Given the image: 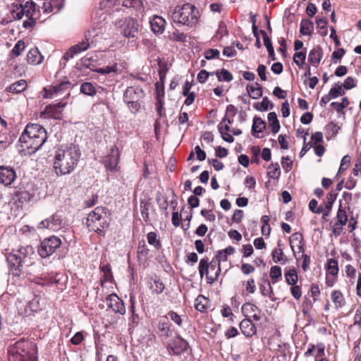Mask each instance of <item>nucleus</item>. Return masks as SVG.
I'll return each mask as SVG.
<instances>
[{
	"label": "nucleus",
	"mask_w": 361,
	"mask_h": 361,
	"mask_svg": "<svg viewBox=\"0 0 361 361\" xmlns=\"http://www.w3.org/2000/svg\"><path fill=\"white\" fill-rule=\"evenodd\" d=\"M208 163L211 164L216 171H221L224 168V164L216 159H208Z\"/></svg>",
	"instance_id": "obj_64"
},
{
	"label": "nucleus",
	"mask_w": 361,
	"mask_h": 361,
	"mask_svg": "<svg viewBox=\"0 0 361 361\" xmlns=\"http://www.w3.org/2000/svg\"><path fill=\"white\" fill-rule=\"evenodd\" d=\"M314 29L313 22L309 19H302L300 23V32L302 35H310Z\"/></svg>",
	"instance_id": "obj_33"
},
{
	"label": "nucleus",
	"mask_w": 361,
	"mask_h": 361,
	"mask_svg": "<svg viewBox=\"0 0 361 361\" xmlns=\"http://www.w3.org/2000/svg\"><path fill=\"white\" fill-rule=\"evenodd\" d=\"M145 96V93L140 86L133 85L126 89L123 92V99L129 111L132 114H135L140 109L141 102Z\"/></svg>",
	"instance_id": "obj_6"
},
{
	"label": "nucleus",
	"mask_w": 361,
	"mask_h": 361,
	"mask_svg": "<svg viewBox=\"0 0 361 361\" xmlns=\"http://www.w3.org/2000/svg\"><path fill=\"white\" fill-rule=\"evenodd\" d=\"M342 86L345 90H350L356 86V82L353 77L348 76L345 78Z\"/></svg>",
	"instance_id": "obj_61"
},
{
	"label": "nucleus",
	"mask_w": 361,
	"mask_h": 361,
	"mask_svg": "<svg viewBox=\"0 0 361 361\" xmlns=\"http://www.w3.org/2000/svg\"><path fill=\"white\" fill-rule=\"evenodd\" d=\"M336 219H337L336 221L338 222L339 224H345V225L348 221V216L346 214V212L342 207L341 202H340V205H339L338 209L337 211Z\"/></svg>",
	"instance_id": "obj_45"
},
{
	"label": "nucleus",
	"mask_w": 361,
	"mask_h": 361,
	"mask_svg": "<svg viewBox=\"0 0 361 361\" xmlns=\"http://www.w3.org/2000/svg\"><path fill=\"white\" fill-rule=\"evenodd\" d=\"M9 66L11 67V69L13 75H15L16 76H21L23 75V73H24V72H25V67L22 64H20V65L15 64L14 66H13V63L11 62Z\"/></svg>",
	"instance_id": "obj_56"
},
{
	"label": "nucleus",
	"mask_w": 361,
	"mask_h": 361,
	"mask_svg": "<svg viewBox=\"0 0 361 361\" xmlns=\"http://www.w3.org/2000/svg\"><path fill=\"white\" fill-rule=\"evenodd\" d=\"M16 196L20 202H30L33 197V196L26 190L17 192Z\"/></svg>",
	"instance_id": "obj_49"
},
{
	"label": "nucleus",
	"mask_w": 361,
	"mask_h": 361,
	"mask_svg": "<svg viewBox=\"0 0 361 361\" xmlns=\"http://www.w3.org/2000/svg\"><path fill=\"white\" fill-rule=\"evenodd\" d=\"M157 333L159 335V338H161L162 340L168 338L171 334L169 322L165 320H160L157 325Z\"/></svg>",
	"instance_id": "obj_25"
},
{
	"label": "nucleus",
	"mask_w": 361,
	"mask_h": 361,
	"mask_svg": "<svg viewBox=\"0 0 361 361\" xmlns=\"http://www.w3.org/2000/svg\"><path fill=\"white\" fill-rule=\"evenodd\" d=\"M105 167L111 171H116L118 164V149H112L109 154H108L104 160Z\"/></svg>",
	"instance_id": "obj_19"
},
{
	"label": "nucleus",
	"mask_w": 361,
	"mask_h": 361,
	"mask_svg": "<svg viewBox=\"0 0 361 361\" xmlns=\"http://www.w3.org/2000/svg\"><path fill=\"white\" fill-rule=\"evenodd\" d=\"M66 106V103L59 102L55 104H50L45 107L42 113L44 118H53L60 119L61 117V109Z\"/></svg>",
	"instance_id": "obj_16"
},
{
	"label": "nucleus",
	"mask_w": 361,
	"mask_h": 361,
	"mask_svg": "<svg viewBox=\"0 0 361 361\" xmlns=\"http://www.w3.org/2000/svg\"><path fill=\"white\" fill-rule=\"evenodd\" d=\"M216 75L219 82H231L233 80V75L230 71L224 68L219 71V73H216Z\"/></svg>",
	"instance_id": "obj_43"
},
{
	"label": "nucleus",
	"mask_w": 361,
	"mask_h": 361,
	"mask_svg": "<svg viewBox=\"0 0 361 361\" xmlns=\"http://www.w3.org/2000/svg\"><path fill=\"white\" fill-rule=\"evenodd\" d=\"M92 41H90V39L85 36V39L80 42H78L77 44L71 47L63 55V59L66 61L69 60L74 57V56L77 54L80 53L81 51H84L90 47V44Z\"/></svg>",
	"instance_id": "obj_13"
},
{
	"label": "nucleus",
	"mask_w": 361,
	"mask_h": 361,
	"mask_svg": "<svg viewBox=\"0 0 361 361\" xmlns=\"http://www.w3.org/2000/svg\"><path fill=\"white\" fill-rule=\"evenodd\" d=\"M36 11V4L32 0L27 1L24 4H12L11 13L15 20H20L25 16L32 17Z\"/></svg>",
	"instance_id": "obj_8"
},
{
	"label": "nucleus",
	"mask_w": 361,
	"mask_h": 361,
	"mask_svg": "<svg viewBox=\"0 0 361 361\" xmlns=\"http://www.w3.org/2000/svg\"><path fill=\"white\" fill-rule=\"evenodd\" d=\"M63 219L61 215L54 214L50 219L42 221L39 226V228H49L54 231L60 230L62 228Z\"/></svg>",
	"instance_id": "obj_12"
},
{
	"label": "nucleus",
	"mask_w": 361,
	"mask_h": 361,
	"mask_svg": "<svg viewBox=\"0 0 361 361\" xmlns=\"http://www.w3.org/2000/svg\"><path fill=\"white\" fill-rule=\"evenodd\" d=\"M16 178V173L13 167L0 166V183L8 186L14 182Z\"/></svg>",
	"instance_id": "obj_14"
},
{
	"label": "nucleus",
	"mask_w": 361,
	"mask_h": 361,
	"mask_svg": "<svg viewBox=\"0 0 361 361\" xmlns=\"http://www.w3.org/2000/svg\"><path fill=\"white\" fill-rule=\"evenodd\" d=\"M306 59V49L302 51L296 52L293 56V61L298 66L302 67Z\"/></svg>",
	"instance_id": "obj_44"
},
{
	"label": "nucleus",
	"mask_w": 361,
	"mask_h": 361,
	"mask_svg": "<svg viewBox=\"0 0 361 361\" xmlns=\"http://www.w3.org/2000/svg\"><path fill=\"white\" fill-rule=\"evenodd\" d=\"M240 329L242 334L248 338L253 336L257 333V328L250 318H246L241 321Z\"/></svg>",
	"instance_id": "obj_20"
},
{
	"label": "nucleus",
	"mask_w": 361,
	"mask_h": 361,
	"mask_svg": "<svg viewBox=\"0 0 361 361\" xmlns=\"http://www.w3.org/2000/svg\"><path fill=\"white\" fill-rule=\"evenodd\" d=\"M286 281L289 285H295L298 282V277L295 268L289 269L285 272Z\"/></svg>",
	"instance_id": "obj_38"
},
{
	"label": "nucleus",
	"mask_w": 361,
	"mask_h": 361,
	"mask_svg": "<svg viewBox=\"0 0 361 361\" xmlns=\"http://www.w3.org/2000/svg\"><path fill=\"white\" fill-rule=\"evenodd\" d=\"M260 33L263 37L264 44L266 47L267 49L270 50L274 49L271 39L268 37L267 32L263 30H260Z\"/></svg>",
	"instance_id": "obj_60"
},
{
	"label": "nucleus",
	"mask_w": 361,
	"mask_h": 361,
	"mask_svg": "<svg viewBox=\"0 0 361 361\" xmlns=\"http://www.w3.org/2000/svg\"><path fill=\"white\" fill-rule=\"evenodd\" d=\"M281 268L279 266H273L270 269V277L275 280L273 283H276V280L281 278Z\"/></svg>",
	"instance_id": "obj_53"
},
{
	"label": "nucleus",
	"mask_w": 361,
	"mask_h": 361,
	"mask_svg": "<svg viewBox=\"0 0 361 361\" xmlns=\"http://www.w3.org/2000/svg\"><path fill=\"white\" fill-rule=\"evenodd\" d=\"M200 17L199 11L191 4L186 3L182 6H176L171 13L173 23L189 27L195 26Z\"/></svg>",
	"instance_id": "obj_4"
},
{
	"label": "nucleus",
	"mask_w": 361,
	"mask_h": 361,
	"mask_svg": "<svg viewBox=\"0 0 361 361\" xmlns=\"http://www.w3.org/2000/svg\"><path fill=\"white\" fill-rule=\"evenodd\" d=\"M199 273L201 278L206 275L207 283L209 284L214 283L218 279L221 274V267H216V263L214 262V259L212 260L209 264L207 259H201L199 263Z\"/></svg>",
	"instance_id": "obj_7"
},
{
	"label": "nucleus",
	"mask_w": 361,
	"mask_h": 361,
	"mask_svg": "<svg viewBox=\"0 0 361 361\" xmlns=\"http://www.w3.org/2000/svg\"><path fill=\"white\" fill-rule=\"evenodd\" d=\"M27 88V82L25 80H20L11 84L6 88V91L10 93H21Z\"/></svg>",
	"instance_id": "obj_27"
},
{
	"label": "nucleus",
	"mask_w": 361,
	"mask_h": 361,
	"mask_svg": "<svg viewBox=\"0 0 361 361\" xmlns=\"http://www.w3.org/2000/svg\"><path fill=\"white\" fill-rule=\"evenodd\" d=\"M80 156V149L75 145H62L58 148L53 164L56 175L59 176L71 173L76 168Z\"/></svg>",
	"instance_id": "obj_1"
},
{
	"label": "nucleus",
	"mask_w": 361,
	"mask_h": 361,
	"mask_svg": "<svg viewBox=\"0 0 361 361\" xmlns=\"http://www.w3.org/2000/svg\"><path fill=\"white\" fill-rule=\"evenodd\" d=\"M283 252L281 249L275 248L272 251V259L275 263L281 262L285 264L286 259H283Z\"/></svg>",
	"instance_id": "obj_47"
},
{
	"label": "nucleus",
	"mask_w": 361,
	"mask_h": 361,
	"mask_svg": "<svg viewBox=\"0 0 361 361\" xmlns=\"http://www.w3.org/2000/svg\"><path fill=\"white\" fill-rule=\"evenodd\" d=\"M6 260L12 275L19 276L23 274V265L25 263L20 257L12 252L8 254Z\"/></svg>",
	"instance_id": "obj_11"
},
{
	"label": "nucleus",
	"mask_w": 361,
	"mask_h": 361,
	"mask_svg": "<svg viewBox=\"0 0 361 361\" xmlns=\"http://www.w3.org/2000/svg\"><path fill=\"white\" fill-rule=\"evenodd\" d=\"M328 271L332 276H336L338 272V261L335 259L328 260Z\"/></svg>",
	"instance_id": "obj_50"
},
{
	"label": "nucleus",
	"mask_w": 361,
	"mask_h": 361,
	"mask_svg": "<svg viewBox=\"0 0 361 361\" xmlns=\"http://www.w3.org/2000/svg\"><path fill=\"white\" fill-rule=\"evenodd\" d=\"M99 269L103 273V276L101 278V285L104 286L105 283L112 282L114 281L113 274L111 269L110 264L100 265Z\"/></svg>",
	"instance_id": "obj_29"
},
{
	"label": "nucleus",
	"mask_w": 361,
	"mask_h": 361,
	"mask_svg": "<svg viewBox=\"0 0 361 361\" xmlns=\"http://www.w3.org/2000/svg\"><path fill=\"white\" fill-rule=\"evenodd\" d=\"M149 288L152 293L158 295L161 294L164 291L165 286L160 279H151V281L149 282Z\"/></svg>",
	"instance_id": "obj_31"
},
{
	"label": "nucleus",
	"mask_w": 361,
	"mask_h": 361,
	"mask_svg": "<svg viewBox=\"0 0 361 361\" xmlns=\"http://www.w3.org/2000/svg\"><path fill=\"white\" fill-rule=\"evenodd\" d=\"M259 290L262 295L269 297L271 300H274V290L268 279H264L263 283L260 284Z\"/></svg>",
	"instance_id": "obj_30"
},
{
	"label": "nucleus",
	"mask_w": 361,
	"mask_h": 361,
	"mask_svg": "<svg viewBox=\"0 0 361 361\" xmlns=\"http://www.w3.org/2000/svg\"><path fill=\"white\" fill-rule=\"evenodd\" d=\"M157 234L154 232H149L147 235V241L148 243L154 245L157 248H159L161 246L160 241L157 239Z\"/></svg>",
	"instance_id": "obj_55"
},
{
	"label": "nucleus",
	"mask_w": 361,
	"mask_h": 361,
	"mask_svg": "<svg viewBox=\"0 0 361 361\" xmlns=\"http://www.w3.org/2000/svg\"><path fill=\"white\" fill-rule=\"evenodd\" d=\"M242 312L243 314H250L252 312L255 313L256 312H260L259 307L252 303L245 302L241 307Z\"/></svg>",
	"instance_id": "obj_48"
},
{
	"label": "nucleus",
	"mask_w": 361,
	"mask_h": 361,
	"mask_svg": "<svg viewBox=\"0 0 361 361\" xmlns=\"http://www.w3.org/2000/svg\"><path fill=\"white\" fill-rule=\"evenodd\" d=\"M169 39L173 42H185L187 40V35L183 32H180L178 30L169 33Z\"/></svg>",
	"instance_id": "obj_41"
},
{
	"label": "nucleus",
	"mask_w": 361,
	"mask_h": 361,
	"mask_svg": "<svg viewBox=\"0 0 361 361\" xmlns=\"http://www.w3.org/2000/svg\"><path fill=\"white\" fill-rule=\"evenodd\" d=\"M267 174L269 178L273 179H278L281 175V170L278 163L271 164L269 168Z\"/></svg>",
	"instance_id": "obj_42"
},
{
	"label": "nucleus",
	"mask_w": 361,
	"mask_h": 361,
	"mask_svg": "<svg viewBox=\"0 0 361 361\" xmlns=\"http://www.w3.org/2000/svg\"><path fill=\"white\" fill-rule=\"evenodd\" d=\"M266 123L260 118L255 116L253 118V123L252 126V135L259 137L256 134L262 132L263 129L265 128Z\"/></svg>",
	"instance_id": "obj_32"
},
{
	"label": "nucleus",
	"mask_w": 361,
	"mask_h": 361,
	"mask_svg": "<svg viewBox=\"0 0 361 361\" xmlns=\"http://www.w3.org/2000/svg\"><path fill=\"white\" fill-rule=\"evenodd\" d=\"M345 94V92L343 89V86L338 84H336L334 87L331 88L329 92V95L331 99H336L338 96H342Z\"/></svg>",
	"instance_id": "obj_46"
},
{
	"label": "nucleus",
	"mask_w": 361,
	"mask_h": 361,
	"mask_svg": "<svg viewBox=\"0 0 361 361\" xmlns=\"http://www.w3.org/2000/svg\"><path fill=\"white\" fill-rule=\"evenodd\" d=\"M98 201V195L93 194L84 202L85 207H91L96 204Z\"/></svg>",
	"instance_id": "obj_63"
},
{
	"label": "nucleus",
	"mask_w": 361,
	"mask_h": 361,
	"mask_svg": "<svg viewBox=\"0 0 361 361\" xmlns=\"http://www.w3.org/2000/svg\"><path fill=\"white\" fill-rule=\"evenodd\" d=\"M137 32L138 23L137 20L133 18L126 19L122 29L123 36L128 38H134L136 37Z\"/></svg>",
	"instance_id": "obj_18"
},
{
	"label": "nucleus",
	"mask_w": 361,
	"mask_h": 361,
	"mask_svg": "<svg viewBox=\"0 0 361 361\" xmlns=\"http://www.w3.org/2000/svg\"><path fill=\"white\" fill-rule=\"evenodd\" d=\"M13 253L20 257L24 263L27 262L28 258L34 254V249L31 245L22 246L16 251H13Z\"/></svg>",
	"instance_id": "obj_28"
},
{
	"label": "nucleus",
	"mask_w": 361,
	"mask_h": 361,
	"mask_svg": "<svg viewBox=\"0 0 361 361\" xmlns=\"http://www.w3.org/2000/svg\"><path fill=\"white\" fill-rule=\"evenodd\" d=\"M165 20L161 16H155L150 21L152 30L155 34L163 33L165 28Z\"/></svg>",
	"instance_id": "obj_23"
},
{
	"label": "nucleus",
	"mask_w": 361,
	"mask_h": 361,
	"mask_svg": "<svg viewBox=\"0 0 361 361\" xmlns=\"http://www.w3.org/2000/svg\"><path fill=\"white\" fill-rule=\"evenodd\" d=\"M281 165L285 171L288 172L292 169L293 161L288 157H283Z\"/></svg>",
	"instance_id": "obj_62"
},
{
	"label": "nucleus",
	"mask_w": 361,
	"mask_h": 361,
	"mask_svg": "<svg viewBox=\"0 0 361 361\" xmlns=\"http://www.w3.org/2000/svg\"><path fill=\"white\" fill-rule=\"evenodd\" d=\"M268 121L271 127V131L274 134L277 133L280 130V123L275 112H270L268 114Z\"/></svg>",
	"instance_id": "obj_35"
},
{
	"label": "nucleus",
	"mask_w": 361,
	"mask_h": 361,
	"mask_svg": "<svg viewBox=\"0 0 361 361\" xmlns=\"http://www.w3.org/2000/svg\"><path fill=\"white\" fill-rule=\"evenodd\" d=\"M331 300L337 309L343 307L345 304L344 297L339 290H335L332 293Z\"/></svg>",
	"instance_id": "obj_36"
},
{
	"label": "nucleus",
	"mask_w": 361,
	"mask_h": 361,
	"mask_svg": "<svg viewBox=\"0 0 361 361\" xmlns=\"http://www.w3.org/2000/svg\"><path fill=\"white\" fill-rule=\"evenodd\" d=\"M86 225L90 231H93L101 236L105 235V232L109 226L107 216V209L104 207H97L92 211L86 219Z\"/></svg>",
	"instance_id": "obj_5"
},
{
	"label": "nucleus",
	"mask_w": 361,
	"mask_h": 361,
	"mask_svg": "<svg viewBox=\"0 0 361 361\" xmlns=\"http://www.w3.org/2000/svg\"><path fill=\"white\" fill-rule=\"evenodd\" d=\"M350 163V157L348 155L344 156L341 162V165L338 169V173H343L345 171Z\"/></svg>",
	"instance_id": "obj_58"
},
{
	"label": "nucleus",
	"mask_w": 361,
	"mask_h": 361,
	"mask_svg": "<svg viewBox=\"0 0 361 361\" xmlns=\"http://www.w3.org/2000/svg\"><path fill=\"white\" fill-rule=\"evenodd\" d=\"M251 152L252 154V157L251 159L252 163L259 164V155L260 153V148L259 146H253L251 148Z\"/></svg>",
	"instance_id": "obj_59"
},
{
	"label": "nucleus",
	"mask_w": 361,
	"mask_h": 361,
	"mask_svg": "<svg viewBox=\"0 0 361 361\" xmlns=\"http://www.w3.org/2000/svg\"><path fill=\"white\" fill-rule=\"evenodd\" d=\"M25 48V45L24 41L21 39L18 40L11 50V54L16 56H18L20 55Z\"/></svg>",
	"instance_id": "obj_52"
},
{
	"label": "nucleus",
	"mask_w": 361,
	"mask_h": 361,
	"mask_svg": "<svg viewBox=\"0 0 361 361\" xmlns=\"http://www.w3.org/2000/svg\"><path fill=\"white\" fill-rule=\"evenodd\" d=\"M220 52L216 49H209L204 51V56L207 60L219 59Z\"/></svg>",
	"instance_id": "obj_54"
},
{
	"label": "nucleus",
	"mask_w": 361,
	"mask_h": 361,
	"mask_svg": "<svg viewBox=\"0 0 361 361\" xmlns=\"http://www.w3.org/2000/svg\"><path fill=\"white\" fill-rule=\"evenodd\" d=\"M208 302L209 300L207 298L200 295L195 300V307L197 311L204 312L207 310Z\"/></svg>",
	"instance_id": "obj_37"
},
{
	"label": "nucleus",
	"mask_w": 361,
	"mask_h": 361,
	"mask_svg": "<svg viewBox=\"0 0 361 361\" xmlns=\"http://www.w3.org/2000/svg\"><path fill=\"white\" fill-rule=\"evenodd\" d=\"M80 92L84 94L92 97L97 93L94 86L88 82H84L80 85Z\"/></svg>",
	"instance_id": "obj_40"
},
{
	"label": "nucleus",
	"mask_w": 361,
	"mask_h": 361,
	"mask_svg": "<svg viewBox=\"0 0 361 361\" xmlns=\"http://www.w3.org/2000/svg\"><path fill=\"white\" fill-rule=\"evenodd\" d=\"M44 57L37 47L31 49L27 54V62L30 64L37 65L42 62Z\"/></svg>",
	"instance_id": "obj_24"
},
{
	"label": "nucleus",
	"mask_w": 361,
	"mask_h": 361,
	"mask_svg": "<svg viewBox=\"0 0 361 361\" xmlns=\"http://www.w3.org/2000/svg\"><path fill=\"white\" fill-rule=\"evenodd\" d=\"M8 361H37V348L35 343L20 339L8 350Z\"/></svg>",
	"instance_id": "obj_3"
},
{
	"label": "nucleus",
	"mask_w": 361,
	"mask_h": 361,
	"mask_svg": "<svg viewBox=\"0 0 361 361\" xmlns=\"http://www.w3.org/2000/svg\"><path fill=\"white\" fill-rule=\"evenodd\" d=\"M322 57L323 49L319 45H317L310 50L308 54V62L317 68L318 67Z\"/></svg>",
	"instance_id": "obj_21"
},
{
	"label": "nucleus",
	"mask_w": 361,
	"mask_h": 361,
	"mask_svg": "<svg viewBox=\"0 0 361 361\" xmlns=\"http://www.w3.org/2000/svg\"><path fill=\"white\" fill-rule=\"evenodd\" d=\"M47 139V133L44 127L37 123H28L19 142L23 144V147L31 150L30 153H34L42 147Z\"/></svg>",
	"instance_id": "obj_2"
},
{
	"label": "nucleus",
	"mask_w": 361,
	"mask_h": 361,
	"mask_svg": "<svg viewBox=\"0 0 361 361\" xmlns=\"http://www.w3.org/2000/svg\"><path fill=\"white\" fill-rule=\"evenodd\" d=\"M246 89L248 92V97L254 99H257L262 96V87L258 82L248 84Z\"/></svg>",
	"instance_id": "obj_26"
},
{
	"label": "nucleus",
	"mask_w": 361,
	"mask_h": 361,
	"mask_svg": "<svg viewBox=\"0 0 361 361\" xmlns=\"http://www.w3.org/2000/svg\"><path fill=\"white\" fill-rule=\"evenodd\" d=\"M71 87V83L68 80L62 81L59 84L49 86V87H44V91L45 92V94L44 97L51 98L54 94L62 93L68 90Z\"/></svg>",
	"instance_id": "obj_15"
},
{
	"label": "nucleus",
	"mask_w": 361,
	"mask_h": 361,
	"mask_svg": "<svg viewBox=\"0 0 361 361\" xmlns=\"http://www.w3.org/2000/svg\"><path fill=\"white\" fill-rule=\"evenodd\" d=\"M316 24L317 25V27L322 30V32H321V35L326 36L327 35V20L323 18H318L316 20Z\"/></svg>",
	"instance_id": "obj_57"
},
{
	"label": "nucleus",
	"mask_w": 361,
	"mask_h": 361,
	"mask_svg": "<svg viewBox=\"0 0 361 361\" xmlns=\"http://www.w3.org/2000/svg\"><path fill=\"white\" fill-rule=\"evenodd\" d=\"M338 194L331 191L326 196V201L325 202V209L331 210L333 204L337 198Z\"/></svg>",
	"instance_id": "obj_51"
},
{
	"label": "nucleus",
	"mask_w": 361,
	"mask_h": 361,
	"mask_svg": "<svg viewBox=\"0 0 361 361\" xmlns=\"http://www.w3.org/2000/svg\"><path fill=\"white\" fill-rule=\"evenodd\" d=\"M61 245V240L59 237L52 235L45 238L40 243L37 252L42 258H46L52 255Z\"/></svg>",
	"instance_id": "obj_9"
},
{
	"label": "nucleus",
	"mask_w": 361,
	"mask_h": 361,
	"mask_svg": "<svg viewBox=\"0 0 361 361\" xmlns=\"http://www.w3.org/2000/svg\"><path fill=\"white\" fill-rule=\"evenodd\" d=\"M166 347L170 354L179 355L185 352L189 345L185 340L182 338L180 336H177L169 341Z\"/></svg>",
	"instance_id": "obj_10"
},
{
	"label": "nucleus",
	"mask_w": 361,
	"mask_h": 361,
	"mask_svg": "<svg viewBox=\"0 0 361 361\" xmlns=\"http://www.w3.org/2000/svg\"><path fill=\"white\" fill-rule=\"evenodd\" d=\"M151 204L150 200H142L140 203V213L145 222L149 221V207Z\"/></svg>",
	"instance_id": "obj_34"
},
{
	"label": "nucleus",
	"mask_w": 361,
	"mask_h": 361,
	"mask_svg": "<svg viewBox=\"0 0 361 361\" xmlns=\"http://www.w3.org/2000/svg\"><path fill=\"white\" fill-rule=\"evenodd\" d=\"M109 302L108 306L114 312L124 314L126 313V307L123 301L115 293L110 294L106 298Z\"/></svg>",
	"instance_id": "obj_17"
},
{
	"label": "nucleus",
	"mask_w": 361,
	"mask_h": 361,
	"mask_svg": "<svg viewBox=\"0 0 361 361\" xmlns=\"http://www.w3.org/2000/svg\"><path fill=\"white\" fill-rule=\"evenodd\" d=\"M64 0H50L49 2H44L42 9L44 13H57L63 7Z\"/></svg>",
	"instance_id": "obj_22"
},
{
	"label": "nucleus",
	"mask_w": 361,
	"mask_h": 361,
	"mask_svg": "<svg viewBox=\"0 0 361 361\" xmlns=\"http://www.w3.org/2000/svg\"><path fill=\"white\" fill-rule=\"evenodd\" d=\"M254 107L260 111H266L270 109H273L274 104L269 100L267 97H264L261 102H257L254 104Z\"/></svg>",
	"instance_id": "obj_39"
}]
</instances>
